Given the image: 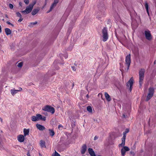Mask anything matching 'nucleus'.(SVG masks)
Segmentation results:
<instances>
[{"mask_svg":"<svg viewBox=\"0 0 156 156\" xmlns=\"http://www.w3.org/2000/svg\"><path fill=\"white\" fill-rule=\"evenodd\" d=\"M145 73V70L144 69H141L139 72V85L140 87H141L142 85L143 81L144 78V74Z\"/></svg>","mask_w":156,"mask_h":156,"instance_id":"obj_1","label":"nucleus"},{"mask_svg":"<svg viewBox=\"0 0 156 156\" xmlns=\"http://www.w3.org/2000/svg\"><path fill=\"white\" fill-rule=\"evenodd\" d=\"M154 90L153 88L150 87L149 88L148 93L146 99L147 101H148L153 97L154 93Z\"/></svg>","mask_w":156,"mask_h":156,"instance_id":"obj_2","label":"nucleus"},{"mask_svg":"<svg viewBox=\"0 0 156 156\" xmlns=\"http://www.w3.org/2000/svg\"><path fill=\"white\" fill-rule=\"evenodd\" d=\"M102 37L103 41L105 42L108 38V35L107 32V29L106 27H104L102 30Z\"/></svg>","mask_w":156,"mask_h":156,"instance_id":"obj_3","label":"nucleus"},{"mask_svg":"<svg viewBox=\"0 0 156 156\" xmlns=\"http://www.w3.org/2000/svg\"><path fill=\"white\" fill-rule=\"evenodd\" d=\"M42 109L45 111L50 112L52 114L55 112V109L54 108L49 105H46Z\"/></svg>","mask_w":156,"mask_h":156,"instance_id":"obj_4","label":"nucleus"},{"mask_svg":"<svg viewBox=\"0 0 156 156\" xmlns=\"http://www.w3.org/2000/svg\"><path fill=\"white\" fill-rule=\"evenodd\" d=\"M144 34L146 38L149 41H151L152 39V36L151 34V32L149 30H147L144 32Z\"/></svg>","mask_w":156,"mask_h":156,"instance_id":"obj_5","label":"nucleus"},{"mask_svg":"<svg viewBox=\"0 0 156 156\" xmlns=\"http://www.w3.org/2000/svg\"><path fill=\"white\" fill-rule=\"evenodd\" d=\"M126 64L127 66V69H128L131 62V55L130 54L127 55L126 57Z\"/></svg>","mask_w":156,"mask_h":156,"instance_id":"obj_6","label":"nucleus"},{"mask_svg":"<svg viewBox=\"0 0 156 156\" xmlns=\"http://www.w3.org/2000/svg\"><path fill=\"white\" fill-rule=\"evenodd\" d=\"M33 8L32 5H29L27 7L26 9L24 11H22V13L26 14L30 13L32 10Z\"/></svg>","mask_w":156,"mask_h":156,"instance_id":"obj_7","label":"nucleus"},{"mask_svg":"<svg viewBox=\"0 0 156 156\" xmlns=\"http://www.w3.org/2000/svg\"><path fill=\"white\" fill-rule=\"evenodd\" d=\"M133 77H131L127 83V86L129 88V90L131 92L132 89V86L133 84Z\"/></svg>","mask_w":156,"mask_h":156,"instance_id":"obj_8","label":"nucleus"},{"mask_svg":"<svg viewBox=\"0 0 156 156\" xmlns=\"http://www.w3.org/2000/svg\"><path fill=\"white\" fill-rule=\"evenodd\" d=\"M123 147L121 150V153L122 156H124L126 151L129 150V148L126 146H123Z\"/></svg>","mask_w":156,"mask_h":156,"instance_id":"obj_9","label":"nucleus"},{"mask_svg":"<svg viewBox=\"0 0 156 156\" xmlns=\"http://www.w3.org/2000/svg\"><path fill=\"white\" fill-rule=\"evenodd\" d=\"M126 134V133L124 132H123V137L122 139V143L121 144H120L119 145V147L125 146Z\"/></svg>","mask_w":156,"mask_h":156,"instance_id":"obj_10","label":"nucleus"},{"mask_svg":"<svg viewBox=\"0 0 156 156\" xmlns=\"http://www.w3.org/2000/svg\"><path fill=\"white\" fill-rule=\"evenodd\" d=\"M17 140L20 142H22L24 140V136L23 135H20L17 136Z\"/></svg>","mask_w":156,"mask_h":156,"instance_id":"obj_11","label":"nucleus"},{"mask_svg":"<svg viewBox=\"0 0 156 156\" xmlns=\"http://www.w3.org/2000/svg\"><path fill=\"white\" fill-rule=\"evenodd\" d=\"M89 153L91 156H96L95 154L92 149L89 148L88 149Z\"/></svg>","mask_w":156,"mask_h":156,"instance_id":"obj_12","label":"nucleus"},{"mask_svg":"<svg viewBox=\"0 0 156 156\" xmlns=\"http://www.w3.org/2000/svg\"><path fill=\"white\" fill-rule=\"evenodd\" d=\"M36 116L37 117L38 120H41L43 121H45L46 120V117H42V115L40 114H37Z\"/></svg>","mask_w":156,"mask_h":156,"instance_id":"obj_13","label":"nucleus"},{"mask_svg":"<svg viewBox=\"0 0 156 156\" xmlns=\"http://www.w3.org/2000/svg\"><path fill=\"white\" fill-rule=\"evenodd\" d=\"M87 149V146L85 144H84L82 147V148L81 150V153L82 154H84Z\"/></svg>","mask_w":156,"mask_h":156,"instance_id":"obj_14","label":"nucleus"},{"mask_svg":"<svg viewBox=\"0 0 156 156\" xmlns=\"http://www.w3.org/2000/svg\"><path fill=\"white\" fill-rule=\"evenodd\" d=\"M37 128L41 130H43L45 129V127L40 124H37L36 125Z\"/></svg>","mask_w":156,"mask_h":156,"instance_id":"obj_15","label":"nucleus"},{"mask_svg":"<svg viewBox=\"0 0 156 156\" xmlns=\"http://www.w3.org/2000/svg\"><path fill=\"white\" fill-rule=\"evenodd\" d=\"M29 129H23V133L24 136H26L29 134Z\"/></svg>","mask_w":156,"mask_h":156,"instance_id":"obj_16","label":"nucleus"},{"mask_svg":"<svg viewBox=\"0 0 156 156\" xmlns=\"http://www.w3.org/2000/svg\"><path fill=\"white\" fill-rule=\"evenodd\" d=\"M105 98L107 101H109L111 100V98L110 97V96L107 92L105 93Z\"/></svg>","mask_w":156,"mask_h":156,"instance_id":"obj_17","label":"nucleus"},{"mask_svg":"<svg viewBox=\"0 0 156 156\" xmlns=\"http://www.w3.org/2000/svg\"><path fill=\"white\" fill-rule=\"evenodd\" d=\"M5 32L7 35H8L11 34L12 32L11 30L8 28H6L5 29Z\"/></svg>","mask_w":156,"mask_h":156,"instance_id":"obj_18","label":"nucleus"},{"mask_svg":"<svg viewBox=\"0 0 156 156\" xmlns=\"http://www.w3.org/2000/svg\"><path fill=\"white\" fill-rule=\"evenodd\" d=\"M11 93L12 95H14L15 94L18 92V91L16 90L12 89L10 90Z\"/></svg>","mask_w":156,"mask_h":156,"instance_id":"obj_19","label":"nucleus"},{"mask_svg":"<svg viewBox=\"0 0 156 156\" xmlns=\"http://www.w3.org/2000/svg\"><path fill=\"white\" fill-rule=\"evenodd\" d=\"M40 144L42 148L45 147V142L44 141H43V140H41L40 141Z\"/></svg>","mask_w":156,"mask_h":156,"instance_id":"obj_20","label":"nucleus"},{"mask_svg":"<svg viewBox=\"0 0 156 156\" xmlns=\"http://www.w3.org/2000/svg\"><path fill=\"white\" fill-rule=\"evenodd\" d=\"M49 131L50 135L52 137L53 136L55 135V132L53 130L51 129H49Z\"/></svg>","mask_w":156,"mask_h":156,"instance_id":"obj_21","label":"nucleus"},{"mask_svg":"<svg viewBox=\"0 0 156 156\" xmlns=\"http://www.w3.org/2000/svg\"><path fill=\"white\" fill-rule=\"evenodd\" d=\"M145 6L146 10L147 12L148 15L149 16V13L148 11V5L147 2H145Z\"/></svg>","mask_w":156,"mask_h":156,"instance_id":"obj_22","label":"nucleus"},{"mask_svg":"<svg viewBox=\"0 0 156 156\" xmlns=\"http://www.w3.org/2000/svg\"><path fill=\"white\" fill-rule=\"evenodd\" d=\"M39 11V10L38 9H34L32 12L31 14L33 15H34Z\"/></svg>","mask_w":156,"mask_h":156,"instance_id":"obj_23","label":"nucleus"},{"mask_svg":"<svg viewBox=\"0 0 156 156\" xmlns=\"http://www.w3.org/2000/svg\"><path fill=\"white\" fill-rule=\"evenodd\" d=\"M31 120L33 121H38L37 119V117L36 116H33L32 117Z\"/></svg>","mask_w":156,"mask_h":156,"instance_id":"obj_24","label":"nucleus"},{"mask_svg":"<svg viewBox=\"0 0 156 156\" xmlns=\"http://www.w3.org/2000/svg\"><path fill=\"white\" fill-rule=\"evenodd\" d=\"M87 111L90 113L92 112V108L90 106H88L87 107Z\"/></svg>","mask_w":156,"mask_h":156,"instance_id":"obj_25","label":"nucleus"},{"mask_svg":"<svg viewBox=\"0 0 156 156\" xmlns=\"http://www.w3.org/2000/svg\"><path fill=\"white\" fill-rule=\"evenodd\" d=\"M37 23V21H35L34 22L31 23L29 25V26L30 27H33V25L36 24Z\"/></svg>","mask_w":156,"mask_h":156,"instance_id":"obj_26","label":"nucleus"},{"mask_svg":"<svg viewBox=\"0 0 156 156\" xmlns=\"http://www.w3.org/2000/svg\"><path fill=\"white\" fill-rule=\"evenodd\" d=\"M76 68L77 65L75 64H74V66H72V68L74 71H75L76 70Z\"/></svg>","mask_w":156,"mask_h":156,"instance_id":"obj_27","label":"nucleus"},{"mask_svg":"<svg viewBox=\"0 0 156 156\" xmlns=\"http://www.w3.org/2000/svg\"><path fill=\"white\" fill-rule=\"evenodd\" d=\"M52 156H60V155L55 151V153L52 154Z\"/></svg>","mask_w":156,"mask_h":156,"instance_id":"obj_28","label":"nucleus"},{"mask_svg":"<svg viewBox=\"0 0 156 156\" xmlns=\"http://www.w3.org/2000/svg\"><path fill=\"white\" fill-rule=\"evenodd\" d=\"M56 6L53 3L51 5V6L50 9V10L52 11L53 9L54 8V7Z\"/></svg>","mask_w":156,"mask_h":156,"instance_id":"obj_29","label":"nucleus"},{"mask_svg":"<svg viewBox=\"0 0 156 156\" xmlns=\"http://www.w3.org/2000/svg\"><path fill=\"white\" fill-rule=\"evenodd\" d=\"M23 65V62H20L18 64L17 66L19 67H21Z\"/></svg>","mask_w":156,"mask_h":156,"instance_id":"obj_30","label":"nucleus"},{"mask_svg":"<svg viewBox=\"0 0 156 156\" xmlns=\"http://www.w3.org/2000/svg\"><path fill=\"white\" fill-rule=\"evenodd\" d=\"M16 15L17 16L21 18L22 17L21 15L19 12H17L16 13Z\"/></svg>","mask_w":156,"mask_h":156,"instance_id":"obj_31","label":"nucleus"},{"mask_svg":"<svg viewBox=\"0 0 156 156\" xmlns=\"http://www.w3.org/2000/svg\"><path fill=\"white\" fill-rule=\"evenodd\" d=\"M58 1H59V0H54L53 3L55 5H56V4L58 2Z\"/></svg>","mask_w":156,"mask_h":156,"instance_id":"obj_32","label":"nucleus"},{"mask_svg":"<svg viewBox=\"0 0 156 156\" xmlns=\"http://www.w3.org/2000/svg\"><path fill=\"white\" fill-rule=\"evenodd\" d=\"M24 2L27 5H28L29 3V0H24Z\"/></svg>","mask_w":156,"mask_h":156,"instance_id":"obj_33","label":"nucleus"},{"mask_svg":"<svg viewBox=\"0 0 156 156\" xmlns=\"http://www.w3.org/2000/svg\"><path fill=\"white\" fill-rule=\"evenodd\" d=\"M9 7L11 9H12L13 7V6L12 4H9Z\"/></svg>","mask_w":156,"mask_h":156,"instance_id":"obj_34","label":"nucleus"},{"mask_svg":"<svg viewBox=\"0 0 156 156\" xmlns=\"http://www.w3.org/2000/svg\"><path fill=\"white\" fill-rule=\"evenodd\" d=\"M6 23H7V24H9V25H11L12 26V27H13V26H14V25H13L11 23H10V22H9V21H7V22H6Z\"/></svg>","mask_w":156,"mask_h":156,"instance_id":"obj_35","label":"nucleus"},{"mask_svg":"<svg viewBox=\"0 0 156 156\" xmlns=\"http://www.w3.org/2000/svg\"><path fill=\"white\" fill-rule=\"evenodd\" d=\"M62 126L61 125H59L58 126V128L61 130H62V129L61 128H62Z\"/></svg>","mask_w":156,"mask_h":156,"instance_id":"obj_36","label":"nucleus"},{"mask_svg":"<svg viewBox=\"0 0 156 156\" xmlns=\"http://www.w3.org/2000/svg\"><path fill=\"white\" fill-rule=\"evenodd\" d=\"M23 20V19L22 18H20V19H19L18 20V22H21Z\"/></svg>","mask_w":156,"mask_h":156,"instance_id":"obj_37","label":"nucleus"},{"mask_svg":"<svg viewBox=\"0 0 156 156\" xmlns=\"http://www.w3.org/2000/svg\"><path fill=\"white\" fill-rule=\"evenodd\" d=\"M64 57L66 59L68 58V55L67 54H66L64 55Z\"/></svg>","mask_w":156,"mask_h":156,"instance_id":"obj_38","label":"nucleus"},{"mask_svg":"<svg viewBox=\"0 0 156 156\" xmlns=\"http://www.w3.org/2000/svg\"><path fill=\"white\" fill-rule=\"evenodd\" d=\"M36 3V2L35 1V2H33V3L30 4V5H32L33 7L34 5Z\"/></svg>","mask_w":156,"mask_h":156,"instance_id":"obj_39","label":"nucleus"},{"mask_svg":"<svg viewBox=\"0 0 156 156\" xmlns=\"http://www.w3.org/2000/svg\"><path fill=\"white\" fill-rule=\"evenodd\" d=\"M98 138V137L97 136H95V137L94 138V140H97Z\"/></svg>","mask_w":156,"mask_h":156,"instance_id":"obj_40","label":"nucleus"},{"mask_svg":"<svg viewBox=\"0 0 156 156\" xmlns=\"http://www.w3.org/2000/svg\"><path fill=\"white\" fill-rule=\"evenodd\" d=\"M22 88L21 87L19 88V90H17L18 92L21 91L22 90Z\"/></svg>","mask_w":156,"mask_h":156,"instance_id":"obj_41","label":"nucleus"},{"mask_svg":"<svg viewBox=\"0 0 156 156\" xmlns=\"http://www.w3.org/2000/svg\"><path fill=\"white\" fill-rule=\"evenodd\" d=\"M129 130L127 129H126V130L124 132L126 133L129 132Z\"/></svg>","mask_w":156,"mask_h":156,"instance_id":"obj_42","label":"nucleus"},{"mask_svg":"<svg viewBox=\"0 0 156 156\" xmlns=\"http://www.w3.org/2000/svg\"><path fill=\"white\" fill-rule=\"evenodd\" d=\"M47 0H45V4H44V6H45L46 5V4H47ZM44 7H43V8Z\"/></svg>","mask_w":156,"mask_h":156,"instance_id":"obj_43","label":"nucleus"},{"mask_svg":"<svg viewBox=\"0 0 156 156\" xmlns=\"http://www.w3.org/2000/svg\"><path fill=\"white\" fill-rule=\"evenodd\" d=\"M122 117L123 118H126V115L124 114H123V115H122Z\"/></svg>","mask_w":156,"mask_h":156,"instance_id":"obj_44","label":"nucleus"},{"mask_svg":"<svg viewBox=\"0 0 156 156\" xmlns=\"http://www.w3.org/2000/svg\"><path fill=\"white\" fill-rule=\"evenodd\" d=\"M5 17H6V18H8V15H6H6H5Z\"/></svg>","mask_w":156,"mask_h":156,"instance_id":"obj_45","label":"nucleus"},{"mask_svg":"<svg viewBox=\"0 0 156 156\" xmlns=\"http://www.w3.org/2000/svg\"><path fill=\"white\" fill-rule=\"evenodd\" d=\"M51 11L50 10H50L47 12V13H49V12H50Z\"/></svg>","mask_w":156,"mask_h":156,"instance_id":"obj_46","label":"nucleus"},{"mask_svg":"<svg viewBox=\"0 0 156 156\" xmlns=\"http://www.w3.org/2000/svg\"><path fill=\"white\" fill-rule=\"evenodd\" d=\"M0 120H1V122H2V119L1 118H0Z\"/></svg>","mask_w":156,"mask_h":156,"instance_id":"obj_47","label":"nucleus"},{"mask_svg":"<svg viewBox=\"0 0 156 156\" xmlns=\"http://www.w3.org/2000/svg\"><path fill=\"white\" fill-rule=\"evenodd\" d=\"M87 98H88L89 97V96H88V94H87Z\"/></svg>","mask_w":156,"mask_h":156,"instance_id":"obj_48","label":"nucleus"},{"mask_svg":"<svg viewBox=\"0 0 156 156\" xmlns=\"http://www.w3.org/2000/svg\"><path fill=\"white\" fill-rule=\"evenodd\" d=\"M154 156H156V154L154 155Z\"/></svg>","mask_w":156,"mask_h":156,"instance_id":"obj_49","label":"nucleus"},{"mask_svg":"<svg viewBox=\"0 0 156 156\" xmlns=\"http://www.w3.org/2000/svg\"><path fill=\"white\" fill-rule=\"evenodd\" d=\"M74 84H73V86H74Z\"/></svg>","mask_w":156,"mask_h":156,"instance_id":"obj_50","label":"nucleus"},{"mask_svg":"<svg viewBox=\"0 0 156 156\" xmlns=\"http://www.w3.org/2000/svg\"><path fill=\"white\" fill-rule=\"evenodd\" d=\"M20 5H21V3H20Z\"/></svg>","mask_w":156,"mask_h":156,"instance_id":"obj_51","label":"nucleus"}]
</instances>
